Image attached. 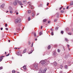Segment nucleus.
I'll return each mask as SVG.
<instances>
[{
  "instance_id": "obj_1",
  "label": "nucleus",
  "mask_w": 73,
  "mask_h": 73,
  "mask_svg": "<svg viewBox=\"0 0 73 73\" xmlns=\"http://www.w3.org/2000/svg\"><path fill=\"white\" fill-rule=\"evenodd\" d=\"M40 64H42V66H45L47 64L49 63V61L48 60L45 61L44 60H42L40 62Z\"/></svg>"
},
{
  "instance_id": "obj_2",
  "label": "nucleus",
  "mask_w": 73,
  "mask_h": 73,
  "mask_svg": "<svg viewBox=\"0 0 73 73\" xmlns=\"http://www.w3.org/2000/svg\"><path fill=\"white\" fill-rule=\"evenodd\" d=\"M21 22V19L20 18H18L15 20V23L16 24L18 23H20Z\"/></svg>"
},
{
  "instance_id": "obj_3",
  "label": "nucleus",
  "mask_w": 73,
  "mask_h": 73,
  "mask_svg": "<svg viewBox=\"0 0 73 73\" xmlns=\"http://www.w3.org/2000/svg\"><path fill=\"white\" fill-rule=\"evenodd\" d=\"M18 2H19V0H15V1L13 3V4L14 5L16 6L17 5Z\"/></svg>"
},
{
  "instance_id": "obj_4",
  "label": "nucleus",
  "mask_w": 73,
  "mask_h": 73,
  "mask_svg": "<svg viewBox=\"0 0 73 73\" xmlns=\"http://www.w3.org/2000/svg\"><path fill=\"white\" fill-rule=\"evenodd\" d=\"M16 54L18 55V56H20L21 57L22 56V55L21 54V52L20 51H18L16 52Z\"/></svg>"
},
{
  "instance_id": "obj_5",
  "label": "nucleus",
  "mask_w": 73,
  "mask_h": 73,
  "mask_svg": "<svg viewBox=\"0 0 73 73\" xmlns=\"http://www.w3.org/2000/svg\"><path fill=\"white\" fill-rule=\"evenodd\" d=\"M34 68L35 69H38V67L37 66V64L36 65H34Z\"/></svg>"
},
{
  "instance_id": "obj_6",
  "label": "nucleus",
  "mask_w": 73,
  "mask_h": 73,
  "mask_svg": "<svg viewBox=\"0 0 73 73\" xmlns=\"http://www.w3.org/2000/svg\"><path fill=\"white\" fill-rule=\"evenodd\" d=\"M33 13H32V16H33V17L34 16H35V11H33Z\"/></svg>"
},
{
  "instance_id": "obj_7",
  "label": "nucleus",
  "mask_w": 73,
  "mask_h": 73,
  "mask_svg": "<svg viewBox=\"0 0 73 73\" xmlns=\"http://www.w3.org/2000/svg\"><path fill=\"white\" fill-rule=\"evenodd\" d=\"M5 5H4V4L3 3V4L2 5H1L0 6V7L1 8V9H2V8H3L5 6Z\"/></svg>"
},
{
  "instance_id": "obj_8",
  "label": "nucleus",
  "mask_w": 73,
  "mask_h": 73,
  "mask_svg": "<svg viewBox=\"0 0 73 73\" xmlns=\"http://www.w3.org/2000/svg\"><path fill=\"white\" fill-rule=\"evenodd\" d=\"M23 69H24L25 70H26V66L25 65L24 66L23 68H21V70H23Z\"/></svg>"
},
{
  "instance_id": "obj_9",
  "label": "nucleus",
  "mask_w": 73,
  "mask_h": 73,
  "mask_svg": "<svg viewBox=\"0 0 73 73\" xmlns=\"http://www.w3.org/2000/svg\"><path fill=\"white\" fill-rule=\"evenodd\" d=\"M57 65V62H54L53 63V65H54V66H56Z\"/></svg>"
},
{
  "instance_id": "obj_10",
  "label": "nucleus",
  "mask_w": 73,
  "mask_h": 73,
  "mask_svg": "<svg viewBox=\"0 0 73 73\" xmlns=\"http://www.w3.org/2000/svg\"><path fill=\"white\" fill-rule=\"evenodd\" d=\"M19 2H18L19 3V5H23V4H22L21 3V2L19 1H18Z\"/></svg>"
},
{
  "instance_id": "obj_11",
  "label": "nucleus",
  "mask_w": 73,
  "mask_h": 73,
  "mask_svg": "<svg viewBox=\"0 0 73 73\" xmlns=\"http://www.w3.org/2000/svg\"><path fill=\"white\" fill-rule=\"evenodd\" d=\"M56 17H57V18H58V17H59V13H56Z\"/></svg>"
},
{
  "instance_id": "obj_12",
  "label": "nucleus",
  "mask_w": 73,
  "mask_h": 73,
  "mask_svg": "<svg viewBox=\"0 0 73 73\" xmlns=\"http://www.w3.org/2000/svg\"><path fill=\"white\" fill-rule=\"evenodd\" d=\"M33 51H34V49H33V50H31L30 52L29 53V54H31V53H32Z\"/></svg>"
},
{
  "instance_id": "obj_13",
  "label": "nucleus",
  "mask_w": 73,
  "mask_h": 73,
  "mask_svg": "<svg viewBox=\"0 0 73 73\" xmlns=\"http://www.w3.org/2000/svg\"><path fill=\"white\" fill-rule=\"evenodd\" d=\"M73 5V1H72L71 3H70L69 5L70 6H72V5Z\"/></svg>"
},
{
  "instance_id": "obj_14",
  "label": "nucleus",
  "mask_w": 73,
  "mask_h": 73,
  "mask_svg": "<svg viewBox=\"0 0 73 73\" xmlns=\"http://www.w3.org/2000/svg\"><path fill=\"white\" fill-rule=\"evenodd\" d=\"M9 8L10 11H12V8L11 6L9 7Z\"/></svg>"
},
{
  "instance_id": "obj_15",
  "label": "nucleus",
  "mask_w": 73,
  "mask_h": 73,
  "mask_svg": "<svg viewBox=\"0 0 73 73\" xmlns=\"http://www.w3.org/2000/svg\"><path fill=\"white\" fill-rule=\"evenodd\" d=\"M64 68H65L67 69H68V66L67 65H66L65 66Z\"/></svg>"
},
{
  "instance_id": "obj_16",
  "label": "nucleus",
  "mask_w": 73,
  "mask_h": 73,
  "mask_svg": "<svg viewBox=\"0 0 73 73\" xmlns=\"http://www.w3.org/2000/svg\"><path fill=\"white\" fill-rule=\"evenodd\" d=\"M27 51V50L26 49H25L23 51V53H26V52Z\"/></svg>"
},
{
  "instance_id": "obj_17",
  "label": "nucleus",
  "mask_w": 73,
  "mask_h": 73,
  "mask_svg": "<svg viewBox=\"0 0 73 73\" xmlns=\"http://www.w3.org/2000/svg\"><path fill=\"white\" fill-rule=\"evenodd\" d=\"M23 4H26L27 3V1H23Z\"/></svg>"
},
{
  "instance_id": "obj_18",
  "label": "nucleus",
  "mask_w": 73,
  "mask_h": 73,
  "mask_svg": "<svg viewBox=\"0 0 73 73\" xmlns=\"http://www.w3.org/2000/svg\"><path fill=\"white\" fill-rule=\"evenodd\" d=\"M28 13L29 14L31 13V10H28Z\"/></svg>"
},
{
  "instance_id": "obj_19",
  "label": "nucleus",
  "mask_w": 73,
  "mask_h": 73,
  "mask_svg": "<svg viewBox=\"0 0 73 73\" xmlns=\"http://www.w3.org/2000/svg\"><path fill=\"white\" fill-rule=\"evenodd\" d=\"M53 54L54 56H56V53L54 52H53Z\"/></svg>"
},
{
  "instance_id": "obj_20",
  "label": "nucleus",
  "mask_w": 73,
  "mask_h": 73,
  "mask_svg": "<svg viewBox=\"0 0 73 73\" xmlns=\"http://www.w3.org/2000/svg\"><path fill=\"white\" fill-rule=\"evenodd\" d=\"M60 68L61 69H62V68H63V67L62 66V65H60Z\"/></svg>"
},
{
  "instance_id": "obj_21",
  "label": "nucleus",
  "mask_w": 73,
  "mask_h": 73,
  "mask_svg": "<svg viewBox=\"0 0 73 73\" xmlns=\"http://www.w3.org/2000/svg\"><path fill=\"white\" fill-rule=\"evenodd\" d=\"M41 35H42V32H41L39 33V36H41Z\"/></svg>"
},
{
  "instance_id": "obj_22",
  "label": "nucleus",
  "mask_w": 73,
  "mask_h": 73,
  "mask_svg": "<svg viewBox=\"0 0 73 73\" xmlns=\"http://www.w3.org/2000/svg\"><path fill=\"white\" fill-rule=\"evenodd\" d=\"M46 21V19H44L43 20V22H45Z\"/></svg>"
},
{
  "instance_id": "obj_23",
  "label": "nucleus",
  "mask_w": 73,
  "mask_h": 73,
  "mask_svg": "<svg viewBox=\"0 0 73 73\" xmlns=\"http://www.w3.org/2000/svg\"><path fill=\"white\" fill-rule=\"evenodd\" d=\"M55 29L57 31L58 29V27H57L55 28Z\"/></svg>"
},
{
  "instance_id": "obj_24",
  "label": "nucleus",
  "mask_w": 73,
  "mask_h": 73,
  "mask_svg": "<svg viewBox=\"0 0 73 73\" xmlns=\"http://www.w3.org/2000/svg\"><path fill=\"white\" fill-rule=\"evenodd\" d=\"M61 13H64V11L62 10H61L60 11Z\"/></svg>"
},
{
  "instance_id": "obj_25",
  "label": "nucleus",
  "mask_w": 73,
  "mask_h": 73,
  "mask_svg": "<svg viewBox=\"0 0 73 73\" xmlns=\"http://www.w3.org/2000/svg\"><path fill=\"white\" fill-rule=\"evenodd\" d=\"M29 7H31V8H32V5L30 4L29 5Z\"/></svg>"
},
{
  "instance_id": "obj_26",
  "label": "nucleus",
  "mask_w": 73,
  "mask_h": 73,
  "mask_svg": "<svg viewBox=\"0 0 73 73\" xmlns=\"http://www.w3.org/2000/svg\"><path fill=\"white\" fill-rule=\"evenodd\" d=\"M51 34L52 36H53V35H54V33H53V32H52Z\"/></svg>"
},
{
  "instance_id": "obj_27",
  "label": "nucleus",
  "mask_w": 73,
  "mask_h": 73,
  "mask_svg": "<svg viewBox=\"0 0 73 73\" xmlns=\"http://www.w3.org/2000/svg\"><path fill=\"white\" fill-rule=\"evenodd\" d=\"M50 45H49L48 46V49H50Z\"/></svg>"
},
{
  "instance_id": "obj_28",
  "label": "nucleus",
  "mask_w": 73,
  "mask_h": 73,
  "mask_svg": "<svg viewBox=\"0 0 73 73\" xmlns=\"http://www.w3.org/2000/svg\"><path fill=\"white\" fill-rule=\"evenodd\" d=\"M65 40L66 41H68V39H67V38H65Z\"/></svg>"
},
{
  "instance_id": "obj_29",
  "label": "nucleus",
  "mask_w": 73,
  "mask_h": 73,
  "mask_svg": "<svg viewBox=\"0 0 73 73\" xmlns=\"http://www.w3.org/2000/svg\"><path fill=\"white\" fill-rule=\"evenodd\" d=\"M3 67L1 66L0 67V70H1V69H3Z\"/></svg>"
},
{
  "instance_id": "obj_30",
  "label": "nucleus",
  "mask_w": 73,
  "mask_h": 73,
  "mask_svg": "<svg viewBox=\"0 0 73 73\" xmlns=\"http://www.w3.org/2000/svg\"><path fill=\"white\" fill-rule=\"evenodd\" d=\"M9 55H10V54H9V53L7 54L6 55V56H9Z\"/></svg>"
},
{
  "instance_id": "obj_31",
  "label": "nucleus",
  "mask_w": 73,
  "mask_h": 73,
  "mask_svg": "<svg viewBox=\"0 0 73 73\" xmlns=\"http://www.w3.org/2000/svg\"><path fill=\"white\" fill-rule=\"evenodd\" d=\"M34 36L35 37H36V33L34 34Z\"/></svg>"
},
{
  "instance_id": "obj_32",
  "label": "nucleus",
  "mask_w": 73,
  "mask_h": 73,
  "mask_svg": "<svg viewBox=\"0 0 73 73\" xmlns=\"http://www.w3.org/2000/svg\"><path fill=\"white\" fill-rule=\"evenodd\" d=\"M33 42L32 44V46H31V48H32L33 47Z\"/></svg>"
},
{
  "instance_id": "obj_33",
  "label": "nucleus",
  "mask_w": 73,
  "mask_h": 73,
  "mask_svg": "<svg viewBox=\"0 0 73 73\" xmlns=\"http://www.w3.org/2000/svg\"><path fill=\"white\" fill-rule=\"evenodd\" d=\"M42 7V4H41L38 6V7Z\"/></svg>"
},
{
  "instance_id": "obj_34",
  "label": "nucleus",
  "mask_w": 73,
  "mask_h": 73,
  "mask_svg": "<svg viewBox=\"0 0 73 73\" xmlns=\"http://www.w3.org/2000/svg\"><path fill=\"white\" fill-rule=\"evenodd\" d=\"M30 20H31V18H30V17H29L28 19V21H29Z\"/></svg>"
},
{
  "instance_id": "obj_35",
  "label": "nucleus",
  "mask_w": 73,
  "mask_h": 73,
  "mask_svg": "<svg viewBox=\"0 0 73 73\" xmlns=\"http://www.w3.org/2000/svg\"><path fill=\"white\" fill-rule=\"evenodd\" d=\"M12 73H15V70H13L12 71Z\"/></svg>"
},
{
  "instance_id": "obj_36",
  "label": "nucleus",
  "mask_w": 73,
  "mask_h": 73,
  "mask_svg": "<svg viewBox=\"0 0 73 73\" xmlns=\"http://www.w3.org/2000/svg\"><path fill=\"white\" fill-rule=\"evenodd\" d=\"M4 35H5V34H4V32H3L2 33V35H3V36H4Z\"/></svg>"
},
{
  "instance_id": "obj_37",
  "label": "nucleus",
  "mask_w": 73,
  "mask_h": 73,
  "mask_svg": "<svg viewBox=\"0 0 73 73\" xmlns=\"http://www.w3.org/2000/svg\"><path fill=\"white\" fill-rule=\"evenodd\" d=\"M61 34H63V33H64V32L63 31H61Z\"/></svg>"
},
{
  "instance_id": "obj_38",
  "label": "nucleus",
  "mask_w": 73,
  "mask_h": 73,
  "mask_svg": "<svg viewBox=\"0 0 73 73\" xmlns=\"http://www.w3.org/2000/svg\"><path fill=\"white\" fill-rule=\"evenodd\" d=\"M4 56H2L1 57H0V58H2V57H4Z\"/></svg>"
},
{
  "instance_id": "obj_39",
  "label": "nucleus",
  "mask_w": 73,
  "mask_h": 73,
  "mask_svg": "<svg viewBox=\"0 0 73 73\" xmlns=\"http://www.w3.org/2000/svg\"><path fill=\"white\" fill-rule=\"evenodd\" d=\"M58 52H60V50L59 49H58Z\"/></svg>"
},
{
  "instance_id": "obj_40",
  "label": "nucleus",
  "mask_w": 73,
  "mask_h": 73,
  "mask_svg": "<svg viewBox=\"0 0 73 73\" xmlns=\"http://www.w3.org/2000/svg\"><path fill=\"white\" fill-rule=\"evenodd\" d=\"M31 44V42H28V44H29V45H30V44Z\"/></svg>"
},
{
  "instance_id": "obj_41",
  "label": "nucleus",
  "mask_w": 73,
  "mask_h": 73,
  "mask_svg": "<svg viewBox=\"0 0 73 73\" xmlns=\"http://www.w3.org/2000/svg\"><path fill=\"white\" fill-rule=\"evenodd\" d=\"M57 19H55L54 20V22H56L57 21Z\"/></svg>"
},
{
  "instance_id": "obj_42",
  "label": "nucleus",
  "mask_w": 73,
  "mask_h": 73,
  "mask_svg": "<svg viewBox=\"0 0 73 73\" xmlns=\"http://www.w3.org/2000/svg\"><path fill=\"white\" fill-rule=\"evenodd\" d=\"M2 59H3V58H2L0 59V62H1L2 61Z\"/></svg>"
},
{
  "instance_id": "obj_43",
  "label": "nucleus",
  "mask_w": 73,
  "mask_h": 73,
  "mask_svg": "<svg viewBox=\"0 0 73 73\" xmlns=\"http://www.w3.org/2000/svg\"><path fill=\"white\" fill-rule=\"evenodd\" d=\"M5 30H6L7 31H8V28H6Z\"/></svg>"
},
{
  "instance_id": "obj_44",
  "label": "nucleus",
  "mask_w": 73,
  "mask_h": 73,
  "mask_svg": "<svg viewBox=\"0 0 73 73\" xmlns=\"http://www.w3.org/2000/svg\"><path fill=\"white\" fill-rule=\"evenodd\" d=\"M10 13H13V12L12 11H10Z\"/></svg>"
},
{
  "instance_id": "obj_45",
  "label": "nucleus",
  "mask_w": 73,
  "mask_h": 73,
  "mask_svg": "<svg viewBox=\"0 0 73 73\" xmlns=\"http://www.w3.org/2000/svg\"><path fill=\"white\" fill-rule=\"evenodd\" d=\"M5 27H7V24H5Z\"/></svg>"
},
{
  "instance_id": "obj_46",
  "label": "nucleus",
  "mask_w": 73,
  "mask_h": 73,
  "mask_svg": "<svg viewBox=\"0 0 73 73\" xmlns=\"http://www.w3.org/2000/svg\"><path fill=\"white\" fill-rule=\"evenodd\" d=\"M68 35H72V33H68Z\"/></svg>"
},
{
  "instance_id": "obj_47",
  "label": "nucleus",
  "mask_w": 73,
  "mask_h": 73,
  "mask_svg": "<svg viewBox=\"0 0 73 73\" xmlns=\"http://www.w3.org/2000/svg\"><path fill=\"white\" fill-rule=\"evenodd\" d=\"M17 30H20V28H19V29H17Z\"/></svg>"
},
{
  "instance_id": "obj_48",
  "label": "nucleus",
  "mask_w": 73,
  "mask_h": 73,
  "mask_svg": "<svg viewBox=\"0 0 73 73\" xmlns=\"http://www.w3.org/2000/svg\"><path fill=\"white\" fill-rule=\"evenodd\" d=\"M3 27H1V31H2L3 30Z\"/></svg>"
},
{
  "instance_id": "obj_49",
  "label": "nucleus",
  "mask_w": 73,
  "mask_h": 73,
  "mask_svg": "<svg viewBox=\"0 0 73 73\" xmlns=\"http://www.w3.org/2000/svg\"><path fill=\"white\" fill-rule=\"evenodd\" d=\"M62 7H61L60 8V10H61V9H62Z\"/></svg>"
},
{
  "instance_id": "obj_50",
  "label": "nucleus",
  "mask_w": 73,
  "mask_h": 73,
  "mask_svg": "<svg viewBox=\"0 0 73 73\" xmlns=\"http://www.w3.org/2000/svg\"><path fill=\"white\" fill-rule=\"evenodd\" d=\"M69 45H68V44H67V46H68V47H69Z\"/></svg>"
},
{
  "instance_id": "obj_51",
  "label": "nucleus",
  "mask_w": 73,
  "mask_h": 73,
  "mask_svg": "<svg viewBox=\"0 0 73 73\" xmlns=\"http://www.w3.org/2000/svg\"><path fill=\"white\" fill-rule=\"evenodd\" d=\"M69 6H68L67 7H66V9H68L69 8Z\"/></svg>"
},
{
  "instance_id": "obj_52",
  "label": "nucleus",
  "mask_w": 73,
  "mask_h": 73,
  "mask_svg": "<svg viewBox=\"0 0 73 73\" xmlns=\"http://www.w3.org/2000/svg\"><path fill=\"white\" fill-rule=\"evenodd\" d=\"M16 15H19V13H18V12H17V13H16Z\"/></svg>"
},
{
  "instance_id": "obj_53",
  "label": "nucleus",
  "mask_w": 73,
  "mask_h": 73,
  "mask_svg": "<svg viewBox=\"0 0 73 73\" xmlns=\"http://www.w3.org/2000/svg\"><path fill=\"white\" fill-rule=\"evenodd\" d=\"M49 5V3H47V6H48Z\"/></svg>"
},
{
  "instance_id": "obj_54",
  "label": "nucleus",
  "mask_w": 73,
  "mask_h": 73,
  "mask_svg": "<svg viewBox=\"0 0 73 73\" xmlns=\"http://www.w3.org/2000/svg\"><path fill=\"white\" fill-rule=\"evenodd\" d=\"M50 21H48V24H49V23H50Z\"/></svg>"
},
{
  "instance_id": "obj_55",
  "label": "nucleus",
  "mask_w": 73,
  "mask_h": 73,
  "mask_svg": "<svg viewBox=\"0 0 73 73\" xmlns=\"http://www.w3.org/2000/svg\"><path fill=\"white\" fill-rule=\"evenodd\" d=\"M38 15H39V13H37V14L36 15V16H38Z\"/></svg>"
},
{
  "instance_id": "obj_56",
  "label": "nucleus",
  "mask_w": 73,
  "mask_h": 73,
  "mask_svg": "<svg viewBox=\"0 0 73 73\" xmlns=\"http://www.w3.org/2000/svg\"><path fill=\"white\" fill-rule=\"evenodd\" d=\"M37 38H36L35 39V41H37Z\"/></svg>"
},
{
  "instance_id": "obj_57",
  "label": "nucleus",
  "mask_w": 73,
  "mask_h": 73,
  "mask_svg": "<svg viewBox=\"0 0 73 73\" xmlns=\"http://www.w3.org/2000/svg\"><path fill=\"white\" fill-rule=\"evenodd\" d=\"M68 50H70V48H69L68 47Z\"/></svg>"
},
{
  "instance_id": "obj_58",
  "label": "nucleus",
  "mask_w": 73,
  "mask_h": 73,
  "mask_svg": "<svg viewBox=\"0 0 73 73\" xmlns=\"http://www.w3.org/2000/svg\"><path fill=\"white\" fill-rule=\"evenodd\" d=\"M51 30L52 31H53V30L52 29H51Z\"/></svg>"
},
{
  "instance_id": "obj_59",
  "label": "nucleus",
  "mask_w": 73,
  "mask_h": 73,
  "mask_svg": "<svg viewBox=\"0 0 73 73\" xmlns=\"http://www.w3.org/2000/svg\"><path fill=\"white\" fill-rule=\"evenodd\" d=\"M14 49H17V48H15Z\"/></svg>"
},
{
  "instance_id": "obj_60",
  "label": "nucleus",
  "mask_w": 73,
  "mask_h": 73,
  "mask_svg": "<svg viewBox=\"0 0 73 73\" xmlns=\"http://www.w3.org/2000/svg\"><path fill=\"white\" fill-rule=\"evenodd\" d=\"M42 26H41V27L40 29H42Z\"/></svg>"
},
{
  "instance_id": "obj_61",
  "label": "nucleus",
  "mask_w": 73,
  "mask_h": 73,
  "mask_svg": "<svg viewBox=\"0 0 73 73\" xmlns=\"http://www.w3.org/2000/svg\"><path fill=\"white\" fill-rule=\"evenodd\" d=\"M49 9V8L47 7V8H46V9Z\"/></svg>"
},
{
  "instance_id": "obj_62",
  "label": "nucleus",
  "mask_w": 73,
  "mask_h": 73,
  "mask_svg": "<svg viewBox=\"0 0 73 73\" xmlns=\"http://www.w3.org/2000/svg\"><path fill=\"white\" fill-rule=\"evenodd\" d=\"M11 42V41L10 40H9V42Z\"/></svg>"
},
{
  "instance_id": "obj_63",
  "label": "nucleus",
  "mask_w": 73,
  "mask_h": 73,
  "mask_svg": "<svg viewBox=\"0 0 73 73\" xmlns=\"http://www.w3.org/2000/svg\"><path fill=\"white\" fill-rule=\"evenodd\" d=\"M5 54H7V52H5Z\"/></svg>"
},
{
  "instance_id": "obj_64",
  "label": "nucleus",
  "mask_w": 73,
  "mask_h": 73,
  "mask_svg": "<svg viewBox=\"0 0 73 73\" xmlns=\"http://www.w3.org/2000/svg\"><path fill=\"white\" fill-rule=\"evenodd\" d=\"M28 4H30V2H28Z\"/></svg>"
}]
</instances>
